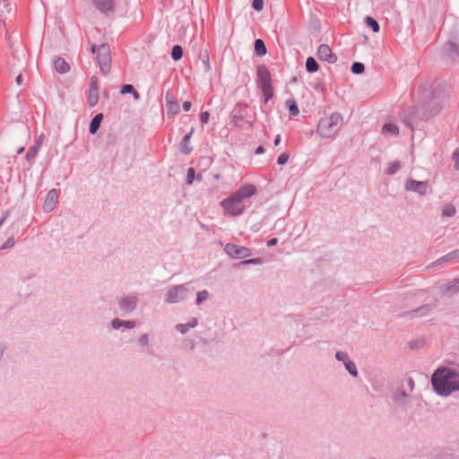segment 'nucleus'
Wrapping results in <instances>:
<instances>
[{
  "label": "nucleus",
  "mask_w": 459,
  "mask_h": 459,
  "mask_svg": "<svg viewBox=\"0 0 459 459\" xmlns=\"http://www.w3.org/2000/svg\"><path fill=\"white\" fill-rule=\"evenodd\" d=\"M263 152H264V148L262 146H259L258 148H256V150H255L256 154H261Z\"/></svg>",
  "instance_id": "nucleus-49"
},
{
  "label": "nucleus",
  "mask_w": 459,
  "mask_h": 459,
  "mask_svg": "<svg viewBox=\"0 0 459 459\" xmlns=\"http://www.w3.org/2000/svg\"><path fill=\"white\" fill-rule=\"evenodd\" d=\"M382 131L385 134L396 135L399 133V128L396 125L389 123L383 126Z\"/></svg>",
  "instance_id": "nucleus-17"
},
{
  "label": "nucleus",
  "mask_w": 459,
  "mask_h": 459,
  "mask_svg": "<svg viewBox=\"0 0 459 459\" xmlns=\"http://www.w3.org/2000/svg\"><path fill=\"white\" fill-rule=\"evenodd\" d=\"M40 147L39 143H34L33 146L30 147L29 152L26 154V159L28 160L33 159L39 152Z\"/></svg>",
  "instance_id": "nucleus-26"
},
{
  "label": "nucleus",
  "mask_w": 459,
  "mask_h": 459,
  "mask_svg": "<svg viewBox=\"0 0 459 459\" xmlns=\"http://www.w3.org/2000/svg\"><path fill=\"white\" fill-rule=\"evenodd\" d=\"M400 169V163L398 161H394L389 164L386 173L389 175L394 174Z\"/></svg>",
  "instance_id": "nucleus-30"
},
{
  "label": "nucleus",
  "mask_w": 459,
  "mask_h": 459,
  "mask_svg": "<svg viewBox=\"0 0 459 459\" xmlns=\"http://www.w3.org/2000/svg\"><path fill=\"white\" fill-rule=\"evenodd\" d=\"M316 55L320 60L326 61L330 64H333L337 60V57L333 53L331 48L326 44L319 46Z\"/></svg>",
  "instance_id": "nucleus-6"
},
{
  "label": "nucleus",
  "mask_w": 459,
  "mask_h": 459,
  "mask_svg": "<svg viewBox=\"0 0 459 459\" xmlns=\"http://www.w3.org/2000/svg\"><path fill=\"white\" fill-rule=\"evenodd\" d=\"M286 107L288 108L290 116L296 117L299 115V110L294 100H287Z\"/></svg>",
  "instance_id": "nucleus-18"
},
{
  "label": "nucleus",
  "mask_w": 459,
  "mask_h": 459,
  "mask_svg": "<svg viewBox=\"0 0 459 459\" xmlns=\"http://www.w3.org/2000/svg\"><path fill=\"white\" fill-rule=\"evenodd\" d=\"M288 160H289V154L286 152H283V153L280 154V156L278 157L277 162L280 165H283V164L287 163Z\"/></svg>",
  "instance_id": "nucleus-35"
},
{
  "label": "nucleus",
  "mask_w": 459,
  "mask_h": 459,
  "mask_svg": "<svg viewBox=\"0 0 459 459\" xmlns=\"http://www.w3.org/2000/svg\"><path fill=\"white\" fill-rule=\"evenodd\" d=\"M440 109H441V107H439V106H438L437 108H435L434 112H432V111H431L430 113H431V114L437 113V112H438Z\"/></svg>",
  "instance_id": "nucleus-52"
},
{
  "label": "nucleus",
  "mask_w": 459,
  "mask_h": 459,
  "mask_svg": "<svg viewBox=\"0 0 459 459\" xmlns=\"http://www.w3.org/2000/svg\"><path fill=\"white\" fill-rule=\"evenodd\" d=\"M90 90H99V87H98V79L97 77L95 76H92L91 78V82H90V87H89Z\"/></svg>",
  "instance_id": "nucleus-37"
},
{
  "label": "nucleus",
  "mask_w": 459,
  "mask_h": 459,
  "mask_svg": "<svg viewBox=\"0 0 459 459\" xmlns=\"http://www.w3.org/2000/svg\"><path fill=\"white\" fill-rule=\"evenodd\" d=\"M261 90L264 96V101L267 102L273 96L272 85L261 86Z\"/></svg>",
  "instance_id": "nucleus-23"
},
{
  "label": "nucleus",
  "mask_w": 459,
  "mask_h": 459,
  "mask_svg": "<svg viewBox=\"0 0 459 459\" xmlns=\"http://www.w3.org/2000/svg\"><path fill=\"white\" fill-rule=\"evenodd\" d=\"M240 264H262V259H260V258L248 259V260L242 261Z\"/></svg>",
  "instance_id": "nucleus-38"
},
{
  "label": "nucleus",
  "mask_w": 459,
  "mask_h": 459,
  "mask_svg": "<svg viewBox=\"0 0 459 459\" xmlns=\"http://www.w3.org/2000/svg\"><path fill=\"white\" fill-rule=\"evenodd\" d=\"M365 66L361 63H354L351 65V72L353 74H359L364 72Z\"/></svg>",
  "instance_id": "nucleus-31"
},
{
  "label": "nucleus",
  "mask_w": 459,
  "mask_h": 459,
  "mask_svg": "<svg viewBox=\"0 0 459 459\" xmlns=\"http://www.w3.org/2000/svg\"><path fill=\"white\" fill-rule=\"evenodd\" d=\"M224 250L230 257L235 259L246 258L251 255L249 248L234 244H227Z\"/></svg>",
  "instance_id": "nucleus-5"
},
{
  "label": "nucleus",
  "mask_w": 459,
  "mask_h": 459,
  "mask_svg": "<svg viewBox=\"0 0 459 459\" xmlns=\"http://www.w3.org/2000/svg\"><path fill=\"white\" fill-rule=\"evenodd\" d=\"M186 290L183 286H177L171 289L168 293L167 301L170 303L178 302L185 298Z\"/></svg>",
  "instance_id": "nucleus-9"
},
{
  "label": "nucleus",
  "mask_w": 459,
  "mask_h": 459,
  "mask_svg": "<svg viewBox=\"0 0 459 459\" xmlns=\"http://www.w3.org/2000/svg\"><path fill=\"white\" fill-rule=\"evenodd\" d=\"M405 188L409 191H414L420 195H424L428 190V183L426 181L410 179L405 183Z\"/></svg>",
  "instance_id": "nucleus-7"
},
{
  "label": "nucleus",
  "mask_w": 459,
  "mask_h": 459,
  "mask_svg": "<svg viewBox=\"0 0 459 459\" xmlns=\"http://www.w3.org/2000/svg\"><path fill=\"white\" fill-rule=\"evenodd\" d=\"M365 22H366V24H367L368 27H370V28L372 29V30H373L374 32H377V31H379V25H378V22H377L375 19H373V18H371V17L368 16V17L365 19Z\"/></svg>",
  "instance_id": "nucleus-25"
},
{
  "label": "nucleus",
  "mask_w": 459,
  "mask_h": 459,
  "mask_svg": "<svg viewBox=\"0 0 459 459\" xmlns=\"http://www.w3.org/2000/svg\"><path fill=\"white\" fill-rule=\"evenodd\" d=\"M256 187L253 184H244L229 197L222 200L221 205L226 214L239 216L246 210L245 201L256 193Z\"/></svg>",
  "instance_id": "nucleus-1"
},
{
  "label": "nucleus",
  "mask_w": 459,
  "mask_h": 459,
  "mask_svg": "<svg viewBox=\"0 0 459 459\" xmlns=\"http://www.w3.org/2000/svg\"><path fill=\"white\" fill-rule=\"evenodd\" d=\"M93 4L101 13H110L114 10V0H92Z\"/></svg>",
  "instance_id": "nucleus-10"
},
{
  "label": "nucleus",
  "mask_w": 459,
  "mask_h": 459,
  "mask_svg": "<svg viewBox=\"0 0 459 459\" xmlns=\"http://www.w3.org/2000/svg\"><path fill=\"white\" fill-rule=\"evenodd\" d=\"M99 101V90H88L87 102L90 107H94Z\"/></svg>",
  "instance_id": "nucleus-13"
},
{
  "label": "nucleus",
  "mask_w": 459,
  "mask_h": 459,
  "mask_svg": "<svg viewBox=\"0 0 459 459\" xmlns=\"http://www.w3.org/2000/svg\"><path fill=\"white\" fill-rule=\"evenodd\" d=\"M140 342L143 343V344H145L147 342V337L146 336H143L141 339H140Z\"/></svg>",
  "instance_id": "nucleus-50"
},
{
  "label": "nucleus",
  "mask_w": 459,
  "mask_h": 459,
  "mask_svg": "<svg viewBox=\"0 0 459 459\" xmlns=\"http://www.w3.org/2000/svg\"><path fill=\"white\" fill-rule=\"evenodd\" d=\"M455 168L459 170V150L454 152Z\"/></svg>",
  "instance_id": "nucleus-40"
},
{
  "label": "nucleus",
  "mask_w": 459,
  "mask_h": 459,
  "mask_svg": "<svg viewBox=\"0 0 459 459\" xmlns=\"http://www.w3.org/2000/svg\"><path fill=\"white\" fill-rule=\"evenodd\" d=\"M102 118H103L102 114H98L92 118V120L91 121V124H90V133L91 134H94L98 131Z\"/></svg>",
  "instance_id": "nucleus-14"
},
{
  "label": "nucleus",
  "mask_w": 459,
  "mask_h": 459,
  "mask_svg": "<svg viewBox=\"0 0 459 459\" xmlns=\"http://www.w3.org/2000/svg\"><path fill=\"white\" fill-rule=\"evenodd\" d=\"M195 177V169L190 168L187 170V183L192 184Z\"/></svg>",
  "instance_id": "nucleus-39"
},
{
  "label": "nucleus",
  "mask_w": 459,
  "mask_h": 459,
  "mask_svg": "<svg viewBox=\"0 0 459 459\" xmlns=\"http://www.w3.org/2000/svg\"><path fill=\"white\" fill-rule=\"evenodd\" d=\"M252 5L255 10L262 11L264 8V1L263 0H254Z\"/></svg>",
  "instance_id": "nucleus-36"
},
{
  "label": "nucleus",
  "mask_w": 459,
  "mask_h": 459,
  "mask_svg": "<svg viewBox=\"0 0 459 459\" xmlns=\"http://www.w3.org/2000/svg\"><path fill=\"white\" fill-rule=\"evenodd\" d=\"M335 356L337 359L343 360L344 362L347 358V354L341 351L337 352Z\"/></svg>",
  "instance_id": "nucleus-43"
},
{
  "label": "nucleus",
  "mask_w": 459,
  "mask_h": 459,
  "mask_svg": "<svg viewBox=\"0 0 459 459\" xmlns=\"http://www.w3.org/2000/svg\"><path fill=\"white\" fill-rule=\"evenodd\" d=\"M22 80V74H19L16 78L17 83L20 84Z\"/></svg>",
  "instance_id": "nucleus-51"
},
{
  "label": "nucleus",
  "mask_w": 459,
  "mask_h": 459,
  "mask_svg": "<svg viewBox=\"0 0 459 459\" xmlns=\"http://www.w3.org/2000/svg\"><path fill=\"white\" fill-rule=\"evenodd\" d=\"M447 289L451 290L453 291H458L459 290V279L454 280L451 282L448 283Z\"/></svg>",
  "instance_id": "nucleus-34"
},
{
  "label": "nucleus",
  "mask_w": 459,
  "mask_h": 459,
  "mask_svg": "<svg viewBox=\"0 0 459 459\" xmlns=\"http://www.w3.org/2000/svg\"><path fill=\"white\" fill-rule=\"evenodd\" d=\"M454 256H459V250H456L453 253Z\"/></svg>",
  "instance_id": "nucleus-54"
},
{
  "label": "nucleus",
  "mask_w": 459,
  "mask_h": 459,
  "mask_svg": "<svg viewBox=\"0 0 459 459\" xmlns=\"http://www.w3.org/2000/svg\"><path fill=\"white\" fill-rule=\"evenodd\" d=\"M44 139H45V135H44L43 134H41L39 136L38 140L35 142V143H39V147H41V144H42V143H43Z\"/></svg>",
  "instance_id": "nucleus-46"
},
{
  "label": "nucleus",
  "mask_w": 459,
  "mask_h": 459,
  "mask_svg": "<svg viewBox=\"0 0 459 459\" xmlns=\"http://www.w3.org/2000/svg\"><path fill=\"white\" fill-rule=\"evenodd\" d=\"M194 131H195V128H194V127H192V128H191V130H190V132H189L187 134H186V135L184 136V138H183V142H185V143H189V140H190L191 136L193 135Z\"/></svg>",
  "instance_id": "nucleus-42"
},
{
  "label": "nucleus",
  "mask_w": 459,
  "mask_h": 459,
  "mask_svg": "<svg viewBox=\"0 0 459 459\" xmlns=\"http://www.w3.org/2000/svg\"><path fill=\"white\" fill-rule=\"evenodd\" d=\"M180 111V107L178 101L174 100L169 95H167V112L170 117L175 116Z\"/></svg>",
  "instance_id": "nucleus-12"
},
{
  "label": "nucleus",
  "mask_w": 459,
  "mask_h": 459,
  "mask_svg": "<svg viewBox=\"0 0 459 459\" xmlns=\"http://www.w3.org/2000/svg\"><path fill=\"white\" fill-rule=\"evenodd\" d=\"M191 107H192V104H191L190 101H185L183 103V108H184L185 111H189Z\"/></svg>",
  "instance_id": "nucleus-44"
},
{
  "label": "nucleus",
  "mask_w": 459,
  "mask_h": 459,
  "mask_svg": "<svg viewBox=\"0 0 459 459\" xmlns=\"http://www.w3.org/2000/svg\"><path fill=\"white\" fill-rule=\"evenodd\" d=\"M443 216L452 217L455 214V207L453 204H446L442 210Z\"/></svg>",
  "instance_id": "nucleus-24"
},
{
  "label": "nucleus",
  "mask_w": 459,
  "mask_h": 459,
  "mask_svg": "<svg viewBox=\"0 0 459 459\" xmlns=\"http://www.w3.org/2000/svg\"><path fill=\"white\" fill-rule=\"evenodd\" d=\"M121 93H132L134 100L139 99V93L134 89L133 85L131 84H125L121 89Z\"/></svg>",
  "instance_id": "nucleus-22"
},
{
  "label": "nucleus",
  "mask_w": 459,
  "mask_h": 459,
  "mask_svg": "<svg viewBox=\"0 0 459 459\" xmlns=\"http://www.w3.org/2000/svg\"><path fill=\"white\" fill-rule=\"evenodd\" d=\"M180 150L182 152L186 154H189L192 152V147L189 145V143H185L182 141L180 144Z\"/></svg>",
  "instance_id": "nucleus-33"
},
{
  "label": "nucleus",
  "mask_w": 459,
  "mask_h": 459,
  "mask_svg": "<svg viewBox=\"0 0 459 459\" xmlns=\"http://www.w3.org/2000/svg\"><path fill=\"white\" fill-rule=\"evenodd\" d=\"M132 303H133V305H135V300L132 299Z\"/></svg>",
  "instance_id": "nucleus-56"
},
{
  "label": "nucleus",
  "mask_w": 459,
  "mask_h": 459,
  "mask_svg": "<svg viewBox=\"0 0 459 459\" xmlns=\"http://www.w3.org/2000/svg\"><path fill=\"white\" fill-rule=\"evenodd\" d=\"M209 297V293L207 290H202L197 293V299L196 301L198 304L207 299Z\"/></svg>",
  "instance_id": "nucleus-32"
},
{
  "label": "nucleus",
  "mask_w": 459,
  "mask_h": 459,
  "mask_svg": "<svg viewBox=\"0 0 459 459\" xmlns=\"http://www.w3.org/2000/svg\"><path fill=\"white\" fill-rule=\"evenodd\" d=\"M14 244L13 238H9L4 246H3V248H7L13 247Z\"/></svg>",
  "instance_id": "nucleus-45"
},
{
  "label": "nucleus",
  "mask_w": 459,
  "mask_h": 459,
  "mask_svg": "<svg viewBox=\"0 0 459 459\" xmlns=\"http://www.w3.org/2000/svg\"><path fill=\"white\" fill-rule=\"evenodd\" d=\"M171 56L174 60H179L183 56L182 48L178 45H176L172 48Z\"/></svg>",
  "instance_id": "nucleus-27"
},
{
  "label": "nucleus",
  "mask_w": 459,
  "mask_h": 459,
  "mask_svg": "<svg viewBox=\"0 0 459 459\" xmlns=\"http://www.w3.org/2000/svg\"><path fill=\"white\" fill-rule=\"evenodd\" d=\"M199 59L204 65L205 72H209L211 70V63H210V56L207 51L201 52L199 54Z\"/></svg>",
  "instance_id": "nucleus-19"
},
{
  "label": "nucleus",
  "mask_w": 459,
  "mask_h": 459,
  "mask_svg": "<svg viewBox=\"0 0 459 459\" xmlns=\"http://www.w3.org/2000/svg\"><path fill=\"white\" fill-rule=\"evenodd\" d=\"M342 125V116L334 112L329 117L322 118L317 126V133L322 137H331L337 133Z\"/></svg>",
  "instance_id": "nucleus-3"
},
{
  "label": "nucleus",
  "mask_w": 459,
  "mask_h": 459,
  "mask_svg": "<svg viewBox=\"0 0 459 459\" xmlns=\"http://www.w3.org/2000/svg\"><path fill=\"white\" fill-rule=\"evenodd\" d=\"M434 389L442 395H448L459 390V379L455 370L451 368L437 369L431 379Z\"/></svg>",
  "instance_id": "nucleus-2"
},
{
  "label": "nucleus",
  "mask_w": 459,
  "mask_h": 459,
  "mask_svg": "<svg viewBox=\"0 0 459 459\" xmlns=\"http://www.w3.org/2000/svg\"><path fill=\"white\" fill-rule=\"evenodd\" d=\"M277 242H278V239H277V238H272V239H270V240L267 242V246H268V247H273V246L276 245V244H277Z\"/></svg>",
  "instance_id": "nucleus-47"
},
{
  "label": "nucleus",
  "mask_w": 459,
  "mask_h": 459,
  "mask_svg": "<svg viewBox=\"0 0 459 459\" xmlns=\"http://www.w3.org/2000/svg\"><path fill=\"white\" fill-rule=\"evenodd\" d=\"M281 143V135L280 134H277L275 139H274V145L277 146L279 145Z\"/></svg>",
  "instance_id": "nucleus-48"
},
{
  "label": "nucleus",
  "mask_w": 459,
  "mask_h": 459,
  "mask_svg": "<svg viewBox=\"0 0 459 459\" xmlns=\"http://www.w3.org/2000/svg\"><path fill=\"white\" fill-rule=\"evenodd\" d=\"M58 195L56 189L48 191L46 199L43 204V210L46 212H52L57 203Z\"/></svg>",
  "instance_id": "nucleus-8"
},
{
  "label": "nucleus",
  "mask_w": 459,
  "mask_h": 459,
  "mask_svg": "<svg viewBox=\"0 0 459 459\" xmlns=\"http://www.w3.org/2000/svg\"><path fill=\"white\" fill-rule=\"evenodd\" d=\"M121 325H125V326H126V327L131 328V327H134V323H132V322H130V321L121 322V321H119L118 319H115V320H113V321H112V326H113L114 328H116V329H117V328L120 327Z\"/></svg>",
  "instance_id": "nucleus-28"
},
{
  "label": "nucleus",
  "mask_w": 459,
  "mask_h": 459,
  "mask_svg": "<svg viewBox=\"0 0 459 459\" xmlns=\"http://www.w3.org/2000/svg\"><path fill=\"white\" fill-rule=\"evenodd\" d=\"M197 325V320L195 318H192L191 321L188 324H179L177 325V329L181 333H185L187 332L190 328L195 327Z\"/></svg>",
  "instance_id": "nucleus-20"
},
{
  "label": "nucleus",
  "mask_w": 459,
  "mask_h": 459,
  "mask_svg": "<svg viewBox=\"0 0 459 459\" xmlns=\"http://www.w3.org/2000/svg\"><path fill=\"white\" fill-rule=\"evenodd\" d=\"M306 68L309 73H316L318 71V65L314 57L310 56L307 59Z\"/></svg>",
  "instance_id": "nucleus-21"
},
{
  "label": "nucleus",
  "mask_w": 459,
  "mask_h": 459,
  "mask_svg": "<svg viewBox=\"0 0 459 459\" xmlns=\"http://www.w3.org/2000/svg\"><path fill=\"white\" fill-rule=\"evenodd\" d=\"M344 365L346 369L351 373V375H352L353 377H356L358 375L356 365L352 361H345Z\"/></svg>",
  "instance_id": "nucleus-29"
},
{
  "label": "nucleus",
  "mask_w": 459,
  "mask_h": 459,
  "mask_svg": "<svg viewBox=\"0 0 459 459\" xmlns=\"http://www.w3.org/2000/svg\"><path fill=\"white\" fill-rule=\"evenodd\" d=\"M97 58L103 74H108L110 68L111 57L108 46L102 44L97 48Z\"/></svg>",
  "instance_id": "nucleus-4"
},
{
  "label": "nucleus",
  "mask_w": 459,
  "mask_h": 459,
  "mask_svg": "<svg viewBox=\"0 0 459 459\" xmlns=\"http://www.w3.org/2000/svg\"><path fill=\"white\" fill-rule=\"evenodd\" d=\"M210 115L207 111H204L201 114V122L202 123H207L209 120Z\"/></svg>",
  "instance_id": "nucleus-41"
},
{
  "label": "nucleus",
  "mask_w": 459,
  "mask_h": 459,
  "mask_svg": "<svg viewBox=\"0 0 459 459\" xmlns=\"http://www.w3.org/2000/svg\"><path fill=\"white\" fill-rule=\"evenodd\" d=\"M23 151H24V147H21V148L17 151V153H18V154H21Z\"/></svg>",
  "instance_id": "nucleus-53"
},
{
  "label": "nucleus",
  "mask_w": 459,
  "mask_h": 459,
  "mask_svg": "<svg viewBox=\"0 0 459 459\" xmlns=\"http://www.w3.org/2000/svg\"><path fill=\"white\" fill-rule=\"evenodd\" d=\"M55 68L60 74H65L69 70V65L65 59L58 57L55 61Z\"/></svg>",
  "instance_id": "nucleus-15"
},
{
  "label": "nucleus",
  "mask_w": 459,
  "mask_h": 459,
  "mask_svg": "<svg viewBox=\"0 0 459 459\" xmlns=\"http://www.w3.org/2000/svg\"><path fill=\"white\" fill-rule=\"evenodd\" d=\"M257 74H258L260 87L271 85V74L265 66H264V65L258 66Z\"/></svg>",
  "instance_id": "nucleus-11"
},
{
  "label": "nucleus",
  "mask_w": 459,
  "mask_h": 459,
  "mask_svg": "<svg viewBox=\"0 0 459 459\" xmlns=\"http://www.w3.org/2000/svg\"><path fill=\"white\" fill-rule=\"evenodd\" d=\"M91 49H92V52H95L96 51V47L92 46Z\"/></svg>",
  "instance_id": "nucleus-55"
},
{
  "label": "nucleus",
  "mask_w": 459,
  "mask_h": 459,
  "mask_svg": "<svg viewBox=\"0 0 459 459\" xmlns=\"http://www.w3.org/2000/svg\"><path fill=\"white\" fill-rule=\"evenodd\" d=\"M255 52L259 56H264L266 54L264 42L260 39L255 41Z\"/></svg>",
  "instance_id": "nucleus-16"
}]
</instances>
